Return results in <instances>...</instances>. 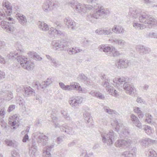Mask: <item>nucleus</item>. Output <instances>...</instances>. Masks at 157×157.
Here are the masks:
<instances>
[{
	"mask_svg": "<svg viewBox=\"0 0 157 157\" xmlns=\"http://www.w3.org/2000/svg\"><path fill=\"white\" fill-rule=\"evenodd\" d=\"M85 13L88 10L93 9L94 12L90 14V16L96 19L106 18L109 15L110 12L109 10L104 9L101 5L96 3L93 6L91 5H84Z\"/></svg>",
	"mask_w": 157,
	"mask_h": 157,
	"instance_id": "obj_1",
	"label": "nucleus"
},
{
	"mask_svg": "<svg viewBox=\"0 0 157 157\" xmlns=\"http://www.w3.org/2000/svg\"><path fill=\"white\" fill-rule=\"evenodd\" d=\"M130 15L135 18L139 17L140 22L148 25V27L149 29L152 28V25L155 24L154 22L156 19L152 16L146 13L141 14L140 11L135 9L131 10Z\"/></svg>",
	"mask_w": 157,
	"mask_h": 157,
	"instance_id": "obj_2",
	"label": "nucleus"
},
{
	"mask_svg": "<svg viewBox=\"0 0 157 157\" xmlns=\"http://www.w3.org/2000/svg\"><path fill=\"white\" fill-rule=\"evenodd\" d=\"M21 53H19V54ZM8 58L11 60L16 58L18 62H20L21 65L23 68L30 70L33 69L34 66V63L30 61H28L27 58L24 56H20V54L17 52H11L7 56Z\"/></svg>",
	"mask_w": 157,
	"mask_h": 157,
	"instance_id": "obj_3",
	"label": "nucleus"
},
{
	"mask_svg": "<svg viewBox=\"0 0 157 157\" xmlns=\"http://www.w3.org/2000/svg\"><path fill=\"white\" fill-rule=\"evenodd\" d=\"M102 140L104 144L111 146L117 138V136L112 130L109 132L103 131L100 132Z\"/></svg>",
	"mask_w": 157,
	"mask_h": 157,
	"instance_id": "obj_4",
	"label": "nucleus"
},
{
	"mask_svg": "<svg viewBox=\"0 0 157 157\" xmlns=\"http://www.w3.org/2000/svg\"><path fill=\"white\" fill-rule=\"evenodd\" d=\"M8 20L11 21L10 23L6 21H2L0 22V25L6 31L9 33H13L14 31L13 26L11 24H15V21L14 19L10 17H6Z\"/></svg>",
	"mask_w": 157,
	"mask_h": 157,
	"instance_id": "obj_5",
	"label": "nucleus"
},
{
	"mask_svg": "<svg viewBox=\"0 0 157 157\" xmlns=\"http://www.w3.org/2000/svg\"><path fill=\"white\" fill-rule=\"evenodd\" d=\"M68 4L75 11L82 14L85 13L84 5L74 0H71L68 2Z\"/></svg>",
	"mask_w": 157,
	"mask_h": 157,
	"instance_id": "obj_6",
	"label": "nucleus"
},
{
	"mask_svg": "<svg viewBox=\"0 0 157 157\" xmlns=\"http://www.w3.org/2000/svg\"><path fill=\"white\" fill-rule=\"evenodd\" d=\"M115 124L116 126L115 128V131L118 132V133L123 137H127L130 135V133L129 130L124 128L122 124L119 123L116 121Z\"/></svg>",
	"mask_w": 157,
	"mask_h": 157,
	"instance_id": "obj_7",
	"label": "nucleus"
},
{
	"mask_svg": "<svg viewBox=\"0 0 157 157\" xmlns=\"http://www.w3.org/2000/svg\"><path fill=\"white\" fill-rule=\"evenodd\" d=\"M83 101L82 97L80 96H74L70 98L69 103L72 107L76 108L79 106Z\"/></svg>",
	"mask_w": 157,
	"mask_h": 157,
	"instance_id": "obj_8",
	"label": "nucleus"
},
{
	"mask_svg": "<svg viewBox=\"0 0 157 157\" xmlns=\"http://www.w3.org/2000/svg\"><path fill=\"white\" fill-rule=\"evenodd\" d=\"M131 62L127 59H121L115 63L116 67L118 69L126 68L131 64Z\"/></svg>",
	"mask_w": 157,
	"mask_h": 157,
	"instance_id": "obj_9",
	"label": "nucleus"
},
{
	"mask_svg": "<svg viewBox=\"0 0 157 157\" xmlns=\"http://www.w3.org/2000/svg\"><path fill=\"white\" fill-rule=\"evenodd\" d=\"M132 143V141L130 139H119L116 142L115 145L118 147H129Z\"/></svg>",
	"mask_w": 157,
	"mask_h": 157,
	"instance_id": "obj_10",
	"label": "nucleus"
},
{
	"mask_svg": "<svg viewBox=\"0 0 157 157\" xmlns=\"http://www.w3.org/2000/svg\"><path fill=\"white\" fill-rule=\"evenodd\" d=\"M16 17L18 21L20 24L23 26H27L29 21H28L27 17L23 14L17 13L16 14Z\"/></svg>",
	"mask_w": 157,
	"mask_h": 157,
	"instance_id": "obj_11",
	"label": "nucleus"
},
{
	"mask_svg": "<svg viewBox=\"0 0 157 157\" xmlns=\"http://www.w3.org/2000/svg\"><path fill=\"white\" fill-rule=\"evenodd\" d=\"M101 85L105 88L106 90L109 92L111 95H117V91L116 90L113 89V87L110 86L109 82L105 81L102 82Z\"/></svg>",
	"mask_w": 157,
	"mask_h": 157,
	"instance_id": "obj_12",
	"label": "nucleus"
},
{
	"mask_svg": "<svg viewBox=\"0 0 157 157\" xmlns=\"http://www.w3.org/2000/svg\"><path fill=\"white\" fill-rule=\"evenodd\" d=\"M123 88L126 93L130 95L134 94V91L135 90L133 85L128 82L124 83L123 85Z\"/></svg>",
	"mask_w": 157,
	"mask_h": 157,
	"instance_id": "obj_13",
	"label": "nucleus"
},
{
	"mask_svg": "<svg viewBox=\"0 0 157 157\" xmlns=\"http://www.w3.org/2000/svg\"><path fill=\"white\" fill-rule=\"evenodd\" d=\"M109 41L113 44L118 45L123 47H125L127 45L126 42L122 39L114 38L112 39H109Z\"/></svg>",
	"mask_w": 157,
	"mask_h": 157,
	"instance_id": "obj_14",
	"label": "nucleus"
},
{
	"mask_svg": "<svg viewBox=\"0 0 157 157\" xmlns=\"http://www.w3.org/2000/svg\"><path fill=\"white\" fill-rule=\"evenodd\" d=\"M155 141L149 138H146L142 139L140 141V145L143 147L145 148L155 143Z\"/></svg>",
	"mask_w": 157,
	"mask_h": 157,
	"instance_id": "obj_15",
	"label": "nucleus"
},
{
	"mask_svg": "<svg viewBox=\"0 0 157 157\" xmlns=\"http://www.w3.org/2000/svg\"><path fill=\"white\" fill-rule=\"evenodd\" d=\"M65 24L67 25L68 28H71L72 29L74 30L77 28V24L74 21L72 20L70 18H65L64 21Z\"/></svg>",
	"mask_w": 157,
	"mask_h": 157,
	"instance_id": "obj_16",
	"label": "nucleus"
},
{
	"mask_svg": "<svg viewBox=\"0 0 157 157\" xmlns=\"http://www.w3.org/2000/svg\"><path fill=\"white\" fill-rule=\"evenodd\" d=\"M129 78L127 76L121 77L120 78H115L113 80V82L117 84H122L126 82H128Z\"/></svg>",
	"mask_w": 157,
	"mask_h": 157,
	"instance_id": "obj_17",
	"label": "nucleus"
},
{
	"mask_svg": "<svg viewBox=\"0 0 157 157\" xmlns=\"http://www.w3.org/2000/svg\"><path fill=\"white\" fill-rule=\"evenodd\" d=\"M112 30L113 32L117 34H123L126 33V31L122 27L117 25L113 26Z\"/></svg>",
	"mask_w": 157,
	"mask_h": 157,
	"instance_id": "obj_18",
	"label": "nucleus"
},
{
	"mask_svg": "<svg viewBox=\"0 0 157 157\" xmlns=\"http://www.w3.org/2000/svg\"><path fill=\"white\" fill-rule=\"evenodd\" d=\"M46 57L48 60L51 61L52 65L54 67H58L61 65L60 62L53 58L52 56L48 55H46Z\"/></svg>",
	"mask_w": 157,
	"mask_h": 157,
	"instance_id": "obj_19",
	"label": "nucleus"
},
{
	"mask_svg": "<svg viewBox=\"0 0 157 157\" xmlns=\"http://www.w3.org/2000/svg\"><path fill=\"white\" fill-rule=\"evenodd\" d=\"M131 120L133 124L139 128H142L141 123L140 122L138 117L133 114L131 115Z\"/></svg>",
	"mask_w": 157,
	"mask_h": 157,
	"instance_id": "obj_20",
	"label": "nucleus"
},
{
	"mask_svg": "<svg viewBox=\"0 0 157 157\" xmlns=\"http://www.w3.org/2000/svg\"><path fill=\"white\" fill-rule=\"evenodd\" d=\"M52 0H47L43 5V9L46 12L50 11L52 9Z\"/></svg>",
	"mask_w": 157,
	"mask_h": 157,
	"instance_id": "obj_21",
	"label": "nucleus"
},
{
	"mask_svg": "<svg viewBox=\"0 0 157 157\" xmlns=\"http://www.w3.org/2000/svg\"><path fill=\"white\" fill-rule=\"evenodd\" d=\"M37 25L39 28L40 30L46 32L49 29L48 25L44 21H39L37 23Z\"/></svg>",
	"mask_w": 157,
	"mask_h": 157,
	"instance_id": "obj_22",
	"label": "nucleus"
},
{
	"mask_svg": "<svg viewBox=\"0 0 157 157\" xmlns=\"http://www.w3.org/2000/svg\"><path fill=\"white\" fill-rule=\"evenodd\" d=\"M48 137L42 134L37 137V141L39 143L43 144L44 145H46L48 143Z\"/></svg>",
	"mask_w": 157,
	"mask_h": 157,
	"instance_id": "obj_23",
	"label": "nucleus"
},
{
	"mask_svg": "<svg viewBox=\"0 0 157 157\" xmlns=\"http://www.w3.org/2000/svg\"><path fill=\"white\" fill-rule=\"evenodd\" d=\"M24 91V95L26 97L34 95L35 94V90L29 86L25 88Z\"/></svg>",
	"mask_w": 157,
	"mask_h": 157,
	"instance_id": "obj_24",
	"label": "nucleus"
},
{
	"mask_svg": "<svg viewBox=\"0 0 157 157\" xmlns=\"http://www.w3.org/2000/svg\"><path fill=\"white\" fill-rule=\"evenodd\" d=\"M70 43L65 40H63L60 42V51L67 50L70 47Z\"/></svg>",
	"mask_w": 157,
	"mask_h": 157,
	"instance_id": "obj_25",
	"label": "nucleus"
},
{
	"mask_svg": "<svg viewBox=\"0 0 157 157\" xmlns=\"http://www.w3.org/2000/svg\"><path fill=\"white\" fill-rule=\"evenodd\" d=\"M2 5L3 7L7 9L6 13L8 14V15H10L12 10V6H11L10 3L7 0H4Z\"/></svg>",
	"mask_w": 157,
	"mask_h": 157,
	"instance_id": "obj_26",
	"label": "nucleus"
},
{
	"mask_svg": "<svg viewBox=\"0 0 157 157\" xmlns=\"http://www.w3.org/2000/svg\"><path fill=\"white\" fill-rule=\"evenodd\" d=\"M62 131L64 132L67 134L70 135H73L75 134V132L73 129L72 128L64 125L63 127V129Z\"/></svg>",
	"mask_w": 157,
	"mask_h": 157,
	"instance_id": "obj_27",
	"label": "nucleus"
},
{
	"mask_svg": "<svg viewBox=\"0 0 157 157\" xmlns=\"http://www.w3.org/2000/svg\"><path fill=\"white\" fill-rule=\"evenodd\" d=\"M54 145L53 144L48 146L46 147V150L44 151L43 154L44 155H45V157H49L51 156V154L50 151L54 147Z\"/></svg>",
	"mask_w": 157,
	"mask_h": 157,
	"instance_id": "obj_28",
	"label": "nucleus"
},
{
	"mask_svg": "<svg viewBox=\"0 0 157 157\" xmlns=\"http://www.w3.org/2000/svg\"><path fill=\"white\" fill-rule=\"evenodd\" d=\"M108 56L116 57L120 55L119 52L115 48H111V49L109 52Z\"/></svg>",
	"mask_w": 157,
	"mask_h": 157,
	"instance_id": "obj_29",
	"label": "nucleus"
},
{
	"mask_svg": "<svg viewBox=\"0 0 157 157\" xmlns=\"http://www.w3.org/2000/svg\"><path fill=\"white\" fill-rule=\"evenodd\" d=\"M98 49L100 51H103L108 55L109 50L111 49V48L109 47L106 46L105 45H101L98 47Z\"/></svg>",
	"mask_w": 157,
	"mask_h": 157,
	"instance_id": "obj_30",
	"label": "nucleus"
},
{
	"mask_svg": "<svg viewBox=\"0 0 157 157\" xmlns=\"http://www.w3.org/2000/svg\"><path fill=\"white\" fill-rule=\"evenodd\" d=\"M121 156L123 157H134L136 156V155L135 152L132 153V151H125L121 153Z\"/></svg>",
	"mask_w": 157,
	"mask_h": 157,
	"instance_id": "obj_31",
	"label": "nucleus"
},
{
	"mask_svg": "<svg viewBox=\"0 0 157 157\" xmlns=\"http://www.w3.org/2000/svg\"><path fill=\"white\" fill-rule=\"evenodd\" d=\"M18 115L16 114L12 117L11 118H10V120L9 121V124L12 126H13L16 124V120L18 119Z\"/></svg>",
	"mask_w": 157,
	"mask_h": 157,
	"instance_id": "obj_32",
	"label": "nucleus"
},
{
	"mask_svg": "<svg viewBox=\"0 0 157 157\" xmlns=\"http://www.w3.org/2000/svg\"><path fill=\"white\" fill-rule=\"evenodd\" d=\"M133 25L135 28L138 29L140 30H143L145 28L146 26L144 24H141L138 22H134L133 23Z\"/></svg>",
	"mask_w": 157,
	"mask_h": 157,
	"instance_id": "obj_33",
	"label": "nucleus"
},
{
	"mask_svg": "<svg viewBox=\"0 0 157 157\" xmlns=\"http://www.w3.org/2000/svg\"><path fill=\"white\" fill-rule=\"evenodd\" d=\"M53 48L56 50L60 51V46L59 47L60 43H59V41H54L52 43Z\"/></svg>",
	"mask_w": 157,
	"mask_h": 157,
	"instance_id": "obj_34",
	"label": "nucleus"
},
{
	"mask_svg": "<svg viewBox=\"0 0 157 157\" xmlns=\"http://www.w3.org/2000/svg\"><path fill=\"white\" fill-rule=\"evenodd\" d=\"M142 128L147 135H151L152 133V128L151 127L148 125H144Z\"/></svg>",
	"mask_w": 157,
	"mask_h": 157,
	"instance_id": "obj_35",
	"label": "nucleus"
},
{
	"mask_svg": "<svg viewBox=\"0 0 157 157\" xmlns=\"http://www.w3.org/2000/svg\"><path fill=\"white\" fill-rule=\"evenodd\" d=\"M78 78L81 80H82L84 81V82H85L86 81L87 84L88 85H91L90 84V80L89 79H88L87 78L84 74H81L79 75L78 77Z\"/></svg>",
	"mask_w": 157,
	"mask_h": 157,
	"instance_id": "obj_36",
	"label": "nucleus"
},
{
	"mask_svg": "<svg viewBox=\"0 0 157 157\" xmlns=\"http://www.w3.org/2000/svg\"><path fill=\"white\" fill-rule=\"evenodd\" d=\"M59 85L60 87L65 90H72V88H70V85H65L63 82H59Z\"/></svg>",
	"mask_w": 157,
	"mask_h": 157,
	"instance_id": "obj_37",
	"label": "nucleus"
},
{
	"mask_svg": "<svg viewBox=\"0 0 157 157\" xmlns=\"http://www.w3.org/2000/svg\"><path fill=\"white\" fill-rule=\"evenodd\" d=\"M148 155L146 154V156L148 157H156L157 154L156 152L152 149L149 150L146 153Z\"/></svg>",
	"mask_w": 157,
	"mask_h": 157,
	"instance_id": "obj_38",
	"label": "nucleus"
},
{
	"mask_svg": "<svg viewBox=\"0 0 157 157\" xmlns=\"http://www.w3.org/2000/svg\"><path fill=\"white\" fill-rule=\"evenodd\" d=\"M84 119L86 122L89 123L91 120V116L90 113L86 112L84 114Z\"/></svg>",
	"mask_w": 157,
	"mask_h": 157,
	"instance_id": "obj_39",
	"label": "nucleus"
},
{
	"mask_svg": "<svg viewBox=\"0 0 157 157\" xmlns=\"http://www.w3.org/2000/svg\"><path fill=\"white\" fill-rule=\"evenodd\" d=\"M104 109L106 113L110 114H115L117 115V113L115 111H113L111 109H110L109 108H108L107 106H104Z\"/></svg>",
	"mask_w": 157,
	"mask_h": 157,
	"instance_id": "obj_40",
	"label": "nucleus"
},
{
	"mask_svg": "<svg viewBox=\"0 0 157 157\" xmlns=\"http://www.w3.org/2000/svg\"><path fill=\"white\" fill-rule=\"evenodd\" d=\"M101 35H110L113 33L110 29H109L108 30L106 29V28L105 29H101Z\"/></svg>",
	"mask_w": 157,
	"mask_h": 157,
	"instance_id": "obj_41",
	"label": "nucleus"
},
{
	"mask_svg": "<svg viewBox=\"0 0 157 157\" xmlns=\"http://www.w3.org/2000/svg\"><path fill=\"white\" fill-rule=\"evenodd\" d=\"M145 116L146 117L145 121L148 124H151L152 120V117L151 115L149 113H147L146 114Z\"/></svg>",
	"mask_w": 157,
	"mask_h": 157,
	"instance_id": "obj_42",
	"label": "nucleus"
},
{
	"mask_svg": "<svg viewBox=\"0 0 157 157\" xmlns=\"http://www.w3.org/2000/svg\"><path fill=\"white\" fill-rule=\"evenodd\" d=\"M96 97L99 99L104 100L105 98L104 96L100 92L98 91H95L94 96Z\"/></svg>",
	"mask_w": 157,
	"mask_h": 157,
	"instance_id": "obj_43",
	"label": "nucleus"
},
{
	"mask_svg": "<svg viewBox=\"0 0 157 157\" xmlns=\"http://www.w3.org/2000/svg\"><path fill=\"white\" fill-rule=\"evenodd\" d=\"M144 3L148 6H151L152 7H157V5L153 4L152 2L150 0H144Z\"/></svg>",
	"mask_w": 157,
	"mask_h": 157,
	"instance_id": "obj_44",
	"label": "nucleus"
},
{
	"mask_svg": "<svg viewBox=\"0 0 157 157\" xmlns=\"http://www.w3.org/2000/svg\"><path fill=\"white\" fill-rule=\"evenodd\" d=\"M67 52L70 54H76L75 47L70 48L67 49Z\"/></svg>",
	"mask_w": 157,
	"mask_h": 157,
	"instance_id": "obj_45",
	"label": "nucleus"
},
{
	"mask_svg": "<svg viewBox=\"0 0 157 157\" xmlns=\"http://www.w3.org/2000/svg\"><path fill=\"white\" fill-rule=\"evenodd\" d=\"M70 88H72L73 89V88H74L77 89V90L79 91V89L80 88H81V87L80 85L78 83H75L74 84H71L70 85Z\"/></svg>",
	"mask_w": 157,
	"mask_h": 157,
	"instance_id": "obj_46",
	"label": "nucleus"
},
{
	"mask_svg": "<svg viewBox=\"0 0 157 157\" xmlns=\"http://www.w3.org/2000/svg\"><path fill=\"white\" fill-rule=\"evenodd\" d=\"M144 46L141 45H138L136 46V49L137 51L140 52V53L143 52V49H144Z\"/></svg>",
	"mask_w": 157,
	"mask_h": 157,
	"instance_id": "obj_47",
	"label": "nucleus"
},
{
	"mask_svg": "<svg viewBox=\"0 0 157 157\" xmlns=\"http://www.w3.org/2000/svg\"><path fill=\"white\" fill-rule=\"evenodd\" d=\"M5 143L8 146L12 147L14 146V143L10 140L6 139L5 140Z\"/></svg>",
	"mask_w": 157,
	"mask_h": 157,
	"instance_id": "obj_48",
	"label": "nucleus"
},
{
	"mask_svg": "<svg viewBox=\"0 0 157 157\" xmlns=\"http://www.w3.org/2000/svg\"><path fill=\"white\" fill-rule=\"evenodd\" d=\"M143 51V52L142 53L147 54H149L151 52V49L149 48L144 46Z\"/></svg>",
	"mask_w": 157,
	"mask_h": 157,
	"instance_id": "obj_49",
	"label": "nucleus"
},
{
	"mask_svg": "<svg viewBox=\"0 0 157 157\" xmlns=\"http://www.w3.org/2000/svg\"><path fill=\"white\" fill-rule=\"evenodd\" d=\"M7 98L6 100H10L13 98L12 93L11 91H8L7 93Z\"/></svg>",
	"mask_w": 157,
	"mask_h": 157,
	"instance_id": "obj_50",
	"label": "nucleus"
},
{
	"mask_svg": "<svg viewBox=\"0 0 157 157\" xmlns=\"http://www.w3.org/2000/svg\"><path fill=\"white\" fill-rule=\"evenodd\" d=\"M33 56L36 60L38 61L41 60L42 58L36 52L33 53Z\"/></svg>",
	"mask_w": 157,
	"mask_h": 157,
	"instance_id": "obj_51",
	"label": "nucleus"
},
{
	"mask_svg": "<svg viewBox=\"0 0 157 157\" xmlns=\"http://www.w3.org/2000/svg\"><path fill=\"white\" fill-rule=\"evenodd\" d=\"M48 86V84L45 82H43L39 84L40 87L42 89L46 88Z\"/></svg>",
	"mask_w": 157,
	"mask_h": 157,
	"instance_id": "obj_52",
	"label": "nucleus"
},
{
	"mask_svg": "<svg viewBox=\"0 0 157 157\" xmlns=\"http://www.w3.org/2000/svg\"><path fill=\"white\" fill-rule=\"evenodd\" d=\"M6 114V109L4 108L1 109L0 111V115L2 118L5 117Z\"/></svg>",
	"mask_w": 157,
	"mask_h": 157,
	"instance_id": "obj_53",
	"label": "nucleus"
},
{
	"mask_svg": "<svg viewBox=\"0 0 157 157\" xmlns=\"http://www.w3.org/2000/svg\"><path fill=\"white\" fill-rule=\"evenodd\" d=\"M64 124H63L62 126L60 125L59 123L56 122L54 124V127L56 128H60L61 131H62V130L63 129V127Z\"/></svg>",
	"mask_w": 157,
	"mask_h": 157,
	"instance_id": "obj_54",
	"label": "nucleus"
},
{
	"mask_svg": "<svg viewBox=\"0 0 157 157\" xmlns=\"http://www.w3.org/2000/svg\"><path fill=\"white\" fill-rule=\"evenodd\" d=\"M52 4L51 5L52 9L59 6V4L58 2L56 1H52Z\"/></svg>",
	"mask_w": 157,
	"mask_h": 157,
	"instance_id": "obj_55",
	"label": "nucleus"
},
{
	"mask_svg": "<svg viewBox=\"0 0 157 157\" xmlns=\"http://www.w3.org/2000/svg\"><path fill=\"white\" fill-rule=\"evenodd\" d=\"M32 147L34 149L36 150L37 148V146L36 145L35 141L34 139H33L32 141Z\"/></svg>",
	"mask_w": 157,
	"mask_h": 157,
	"instance_id": "obj_56",
	"label": "nucleus"
},
{
	"mask_svg": "<svg viewBox=\"0 0 157 157\" xmlns=\"http://www.w3.org/2000/svg\"><path fill=\"white\" fill-rule=\"evenodd\" d=\"M15 105H10L9 106L8 109L7 110V111L9 112H10L12 111L14 109H15Z\"/></svg>",
	"mask_w": 157,
	"mask_h": 157,
	"instance_id": "obj_57",
	"label": "nucleus"
},
{
	"mask_svg": "<svg viewBox=\"0 0 157 157\" xmlns=\"http://www.w3.org/2000/svg\"><path fill=\"white\" fill-rule=\"evenodd\" d=\"M79 93H86L88 92L87 90L85 88H82L81 87L79 89Z\"/></svg>",
	"mask_w": 157,
	"mask_h": 157,
	"instance_id": "obj_58",
	"label": "nucleus"
},
{
	"mask_svg": "<svg viewBox=\"0 0 157 157\" xmlns=\"http://www.w3.org/2000/svg\"><path fill=\"white\" fill-rule=\"evenodd\" d=\"M77 143V141L75 140L72 141L71 142L69 143L68 144L69 147H72L75 144Z\"/></svg>",
	"mask_w": 157,
	"mask_h": 157,
	"instance_id": "obj_59",
	"label": "nucleus"
},
{
	"mask_svg": "<svg viewBox=\"0 0 157 157\" xmlns=\"http://www.w3.org/2000/svg\"><path fill=\"white\" fill-rule=\"evenodd\" d=\"M90 42V41L89 40L85 39V40H84L83 44L85 46H88L89 45Z\"/></svg>",
	"mask_w": 157,
	"mask_h": 157,
	"instance_id": "obj_60",
	"label": "nucleus"
},
{
	"mask_svg": "<svg viewBox=\"0 0 157 157\" xmlns=\"http://www.w3.org/2000/svg\"><path fill=\"white\" fill-rule=\"evenodd\" d=\"M11 155L12 157H16L19 156V153L15 151L11 152Z\"/></svg>",
	"mask_w": 157,
	"mask_h": 157,
	"instance_id": "obj_61",
	"label": "nucleus"
},
{
	"mask_svg": "<svg viewBox=\"0 0 157 157\" xmlns=\"http://www.w3.org/2000/svg\"><path fill=\"white\" fill-rule=\"evenodd\" d=\"M33 87H36L38 90L39 89V85H38V82L37 81L34 82L33 83Z\"/></svg>",
	"mask_w": 157,
	"mask_h": 157,
	"instance_id": "obj_62",
	"label": "nucleus"
},
{
	"mask_svg": "<svg viewBox=\"0 0 157 157\" xmlns=\"http://www.w3.org/2000/svg\"><path fill=\"white\" fill-rule=\"evenodd\" d=\"M5 16V13L2 12V10L0 9V19L2 20L3 18Z\"/></svg>",
	"mask_w": 157,
	"mask_h": 157,
	"instance_id": "obj_63",
	"label": "nucleus"
},
{
	"mask_svg": "<svg viewBox=\"0 0 157 157\" xmlns=\"http://www.w3.org/2000/svg\"><path fill=\"white\" fill-rule=\"evenodd\" d=\"M5 74L0 70V80H2L5 78Z\"/></svg>",
	"mask_w": 157,
	"mask_h": 157,
	"instance_id": "obj_64",
	"label": "nucleus"
}]
</instances>
